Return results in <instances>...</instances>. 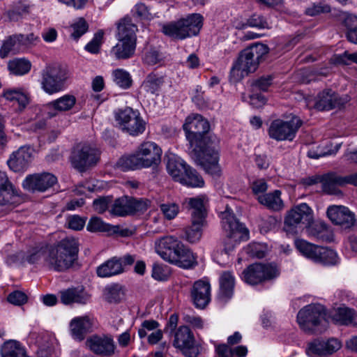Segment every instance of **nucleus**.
<instances>
[{
	"label": "nucleus",
	"instance_id": "24",
	"mask_svg": "<svg viewBox=\"0 0 357 357\" xmlns=\"http://www.w3.org/2000/svg\"><path fill=\"white\" fill-rule=\"evenodd\" d=\"M61 301L65 305L76 303L85 305L89 302L91 295L82 288H69L60 291Z\"/></svg>",
	"mask_w": 357,
	"mask_h": 357
},
{
	"label": "nucleus",
	"instance_id": "10",
	"mask_svg": "<svg viewBox=\"0 0 357 357\" xmlns=\"http://www.w3.org/2000/svg\"><path fill=\"white\" fill-rule=\"evenodd\" d=\"M301 125L302 121L297 116H293L289 121L276 119L271 122L268 135L277 141H292Z\"/></svg>",
	"mask_w": 357,
	"mask_h": 357
},
{
	"label": "nucleus",
	"instance_id": "55",
	"mask_svg": "<svg viewBox=\"0 0 357 357\" xmlns=\"http://www.w3.org/2000/svg\"><path fill=\"white\" fill-rule=\"evenodd\" d=\"M273 77L271 75L262 76L251 84L252 92L266 91L271 85Z\"/></svg>",
	"mask_w": 357,
	"mask_h": 357
},
{
	"label": "nucleus",
	"instance_id": "42",
	"mask_svg": "<svg viewBox=\"0 0 357 357\" xmlns=\"http://www.w3.org/2000/svg\"><path fill=\"white\" fill-rule=\"evenodd\" d=\"M314 262L325 266H334L339 263V257L334 250L319 246Z\"/></svg>",
	"mask_w": 357,
	"mask_h": 357
},
{
	"label": "nucleus",
	"instance_id": "2",
	"mask_svg": "<svg viewBox=\"0 0 357 357\" xmlns=\"http://www.w3.org/2000/svg\"><path fill=\"white\" fill-rule=\"evenodd\" d=\"M79 243L73 237H67L57 243L35 250L28 257L31 264L43 260L50 269L62 272L71 268L78 258Z\"/></svg>",
	"mask_w": 357,
	"mask_h": 357
},
{
	"label": "nucleus",
	"instance_id": "15",
	"mask_svg": "<svg viewBox=\"0 0 357 357\" xmlns=\"http://www.w3.org/2000/svg\"><path fill=\"white\" fill-rule=\"evenodd\" d=\"M57 182L56 177L52 174L43 172L28 175L23 181L24 189L32 192H45Z\"/></svg>",
	"mask_w": 357,
	"mask_h": 357
},
{
	"label": "nucleus",
	"instance_id": "51",
	"mask_svg": "<svg viewBox=\"0 0 357 357\" xmlns=\"http://www.w3.org/2000/svg\"><path fill=\"white\" fill-rule=\"evenodd\" d=\"M331 12V7L324 1L314 2L310 4L305 10V13L311 17L317 16L322 13Z\"/></svg>",
	"mask_w": 357,
	"mask_h": 357
},
{
	"label": "nucleus",
	"instance_id": "39",
	"mask_svg": "<svg viewBox=\"0 0 357 357\" xmlns=\"http://www.w3.org/2000/svg\"><path fill=\"white\" fill-rule=\"evenodd\" d=\"M1 357H29L21 344L13 340L3 343L1 348Z\"/></svg>",
	"mask_w": 357,
	"mask_h": 357
},
{
	"label": "nucleus",
	"instance_id": "4",
	"mask_svg": "<svg viewBox=\"0 0 357 357\" xmlns=\"http://www.w3.org/2000/svg\"><path fill=\"white\" fill-rule=\"evenodd\" d=\"M268 52V47L262 43H255L244 49L231 69V77L234 81H239L249 73L255 72Z\"/></svg>",
	"mask_w": 357,
	"mask_h": 357
},
{
	"label": "nucleus",
	"instance_id": "14",
	"mask_svg": "<svg viewBox=\"0 0 357 357\" xmlns=\"http://www.w3.org/2000/svg\"><path fill=\"white\" fill-rule=\"evenodd\" d=\"M313 220V211L305 203L294 206L287 212L284 218V228L289 231L299 225H310Z\"/></svg>",
	"mask_w": 357,
	"mask_h": 357
},
{
	"label": "nucleus",
	"instance_id": "27",
	"mask_svg": "<svg viewBox=\"0 0 357 357\" xmlns=\"http://www.w3.org/2000/svg\"><path fill=\"white\" fill-rule=\"evenodd\" d=\"M124 272L121 260L114 257L98 266L96 273L100 278H109Z\"/></svg>",
	"mask_w": 357,
	"mask_h": 357
},
{
	"label": "nucleus",
	"instance_id": "22",
	"mask_svg": "<svg viewBox=\"0 0 357 357\" xmlns=\"http://www.w3.org/2000/svg\"><path fill=\"white\" fill-rule=\"evenodd\" d=\"M344 102L337 93L331 89H326L317 95L313 107L319 111L331 110L342 105Z\"/></svg>",
	"mask_w": 357,
	"mask_h": 357
},
{
	"label": "nucleus",
	"instance_id": "50",
	"mask_svg": "<svg viewBox=\"0 0 357 357\" xmlns=\"http://www.w3.org/2000/svg\"><path fill=\"white\" fill-rule=\"evenodd\" d=\"M112 77L114 82L122 89H128L132 85V80L129 73L123 69L114 70Z\"/></svg>",
	"mask_w": 357,
	"mask_h": 357
},
{
	"label": "nucleus",
	"instance_id": "5",
	"mask_svg": "<svg viewBox=\"0 0 357 357\" xmlns=\"http://www.w3.org/2000/svg\"><path fill=\"white\" fill-rule=\"evenodd\" d=\"M203 25V17L193 13L177 21L170 22L162 25V33L176 40H184L197 36Z\"/></svg>",
	"mask_w": 357,
	"mask_h": 357
},
{
	"label": "nucleus",
	"instance_id": "60",
	"mask_svg": "<svg viewBox=\"0 0 357 357\" xmlns=\"http://www.w3.org/2000/svg\"><path fill=\"white\" fill-rule=\"evenodd\" d=\"M160 211L167 220L176 218L179 212V206L175 203H165L160 205Z\"/></svg>",
	"mask_w": 357,
	"mask_h": 357
},
{
	"label": "nucleus",
	"instance_id": "64",
	"mask_svg": "<svg viewBox=\"0 0 357 357\" xmlns=\"http://www.w3.org/2000/svg\"><path fill=\"white\" fill-rule=\"evenodd\" d=\"M86 223V218H83L77 215H70L67 218L66 224L68 227L79 231L84 228Z\"/></svg>",
	"mask_w": 357,
	"mask_h": 357
},
{
	"label": "nucleus",
	"instance_id": "7",
	"mask_svg": "<svg viewBox=\"0 0 357 357\" xmlns=\"http://www.w3.org/2000/svg\"><path fill=\"white\" fill-rule=\"evenodd\" d=\"M222 225L226 232L223 243L224 252L229 255L238 243L248 239L249 231L228 209L222 213Z\"/></svg>",
	"mask_w": 357,
	"mask_h": 357
},
{
	"label": "nucleus",
	"instance_id": "52",
	"mask_svg": "<svg viewBox=\"0 0 357 357\" xmlns=\"http://www.w3.org/2000/svg\"><path fill=\"white\" fill-rule=\"evenodd\" d=\"M243 250L250 257L261 259L265 257L266 248L264 244L252 243L248 245Z\"/></svg>",
	"mask_w": 357,
	"mask_h": 357
},
{
	"label": "nucleus",
	"instance_id": "13",
	"mask_svg": "<svg viewBox=\"0 0 357 357\" xmlns=\"http://www.w3.org/2000/svg\"><path fill=\"white\" fill-rule=\"evenodd\" d=\"M242 275L246 283L256 285L276 278L279 275V271L276 266L272 264L256 263L249 266L243 271Z\"/></svg>",
	"mask_w": 357,
	"mask_h": 357
},
{
	"label": "nucleus",
	"instance_id": "40",
	"mask_svg": "<svg viewBox=\"0 0 357 357\" xmlns=\"http://www.w3.org/2000/svg\"><path fill=\"white\" fill-rule=\"evenodd\" d=\"M181 251L179 256L172 255L174 261L172 264L187 269L195 267L197 264L195 255L188 247Z\"/></svg>",
	"mask_w": 357,
	"mask_h": 357
},
{
	"label": "nucleus",
	"instance_id": "17",
	"mask_svg": "<svg viewBox=\"0 0 357 357\" xmlns=\"http://www.w3.org/2000/svg\"><path fill=\"white\" fill-rule=\"evenodd\" d=\"M342 347L341 342L335 338L328 340H314L308 344L307 353L310 357H327Z\"/></svg>",
	"mask_w": 357,
	"mask_h": 357
},
{
	"label": "nucleus",
	"instance_id": "36",
	"mask_svg": "<svg viewBox=\"0 0 357 357\" xmlns=\"http://www.w3.org/2000/svg\"><path fill=\"white\" fill-rule=\"evenodd\" d=\"M235 279L229 271L223 272L220 276V298L226 302L231 298L234 291Z\"/></svg>",
	"mask_w": 357,
	"mask_h": 357
},
{
	"label": "nucleus",
	"instance_id": "49",
	"mask_svg": "<svg viewBox=\"0 0 357 357\" xmlns=\"http://www.w3.org/2000/svg\"><path fill=\"white\" fill-rule=\"evenodd\" d=\"M31 62L25 59H18L8 63V69L14 75H22L31 70Z\"/></svg>",
	"mask_w": 357,
	"mask_h": 357
},
{
	"label": "nucleus",
	"instance_id": "56",
	"mask_svg": "<svg viewBox=\"0 0 357 357\" xmlns=\"http://www.w3.org/2000/svg\"><path fill=\"white\" fill-rule=\"evenodd\" d=\"M88 24L83 18H80L77 22L73 24L70 26L71 37L75 39H79L88 30Z\"/></svg>",
	"mask_w": 357,
	"mask_h": 357
},
{
	"label": "nucleus",
	"instance_id": "34",
	"mask_svg": "<svg viewBox=\"0 0 357 357\" xmlns=\"http://www.w3.org/2000/svg\"><path fill=\"white\" fill-rule=\"evenodd\" d=\"M280 196V190H275L264 195H259L257 199L267 208L274 211H279L284 208V203Z\"/></svg>",
	"mask_w": 357,
	"mask_h": 357
},
{
	"label": "nucleus",
	"instance_id": "11",
	"mask_svg": "<svg viewBox=\"0 0 357 357\" xmlns=\"http://www.w3.org/2000/svg\"><path fill=\"white\" fill-rule=\"evenodd\" d=\"M173 345L186 357H198L202 350L201 345L196 342L193 333L186 326H180L176 331Z\"/></svg>",
	"mask_w": 357,
	"mask_h": 357
},
{
	"label": "nucleus",
	"instance_id": "62",
	"mask_svg": "<svg viewBox=\"0 0 357 357\" xmlns=\"http://www.w3.org/2000/svg\"><path fill=\"white\" fill-rule=\"evenodd\" d=\"M152 277L158 281L166 280L169 275L167 267L154 263L152 268Z\"/></svg>",
	"mask_w": 357,
	"mask_h": 357
},
{
	"label": "nucleus",
	"instance_id": "6",
	"mask_svg": "<svg viewBox=\"0 0 357 357\" xmlns=\"http://www.w3.org/2000/svg\"><path fill=\"white\" fill-rule=\"evenodd\" d=\"M41 76V88L46 93L52 95L64 90L71 73L67 66L53 63L43 70Z\"/></svg>",
	"mask_w": 357,
	"mask_h": 357
},
{
	"label": "nucleus",
	"instance_id": "20",
	"mask_svg": "<svg viewBox=\"0 0 357 357\" xmlns=\"http://www.w3.org/2000/svg\"><path fill=\"white\" fill-rule=\"evenodd\" d=\"M191 299L199 308H204L211 301V286L208 282L199 280L196 281L190 291Z\"/></svg>",
	"mask_w": 357,
	"mask_h": 357
},
{
	"label": "nucleus",
	"instance_id": "45",
	"mask_svg": "<svg viewBox=\"0 0 357 357\" xmlns=\"http://www.w3.org/2000/svg\"><path fill=\"white\" fill-rule=\"evenodd\" d=\"M343 25L347 29V38L352 43L357 44V16L347 15L343 20Z\"/></svg>",
	"mask_w": 357,
	"mask_h": 357
},
{
	"label": "nucleus",
	"instance_id": "44",
	"mask_svg": "<svg viewBox=\"0 0 357 357\" xmlns=\"http://www.w3.org/2000/svg\"><path fill=\"white\" fill-rule=\"evenodd\" d=\"M296 249L306 258L314 261L319 246L309 243L303 239H297L295 241Z\"/></svg>",
	"mask_w": 357,
	"mask_h": 357
},
{
	"label": "nucleus",
	"instance_id": "1",
	"mask_svg": "<svg viewBox=\"0 0 357 357\" xmlns=\"http://www.w3.org/2000/svg\"><path fill=\"white\" fill-rule=\"evenodd\" d=\"M183 128L190 146H195L193 151H198V164L212 176H220L218 149L219 140L215 135H206L210 128L207 120L200 114H192L186 118Z\"/></svg>",
	"mask_w": 357,
	"mask_h": 357
},
{
	"label": "nucleus",
	"instance_id": "43",
	"mask_svg": "<svg viewBox=\"0 0 357 357\" xmlns=\"http://www.w3.org/2000/svg\"><path fill=\"white\" fill-rule=\"evenodd\" d=\"M179 183L191 188H202L204 185V181L202 176L189 165Z\"/></svg>",
	"mask_w": 357,
	"mask_h": 357
},
{
	"label": "nucleus",
	"instance_id": "23",
	"mask_svg": "<svg viewBox=\"0 0 357 357\" xmlns=\"http://www.w3.org/2000/svg\"><path fill=\"white\" fill-rule=\"evenodd\" d=\"M93 321L89 316L77 317L70 324L71 334L74 339L82 341L86 333L92 329Z\"/></svg>",
	"mask_w": 357,
	"mask_h": 357
},
{
	"label": "nucleus",
	"instance_id": "59",
	"mask_svg": "<svg viewBox=\"0 0 357 357\" xmlns=\"http://www.w3.org/2000/svg\"><path fill=\"white\" fill-rule=\"evenodd\" d=\"M162 60L161 53L155 48L147 50L144 54L143 61L149 66H153L160 63Z\"/></svg>",
	"mask_w": 357,
	"mask_h": 357
},
{
	"label": "nucleus",
	"instance_id": "16",
	"mask_svg": "<svg viewBox=\"0 0 357 357\" xmlns=\"http://www.w3.org/2000/svg\"><path fill=\"white\" fill-rule=\"evenodd\" d=\"M86 346L93 353L101 356H111L116 349L113 338L111 336L93 335L86 340Z\"/></svg>",
	"mask_w": 357,
	"mask_h": 357
},
{
	"label": "nucleus",
	"instance_id": "48",
	"mask_svg": "<svg viewBox=\"0 0 357 357\" xmlns=\"http://www.w3.org/2000/svg\"><path fill=\"white\" fill-rule=\"evenodd\" d=\"M87 230L96 232V231H112V232H118L119 227L118 226H112L111 225L105 223L100 218L93 217L91 218L88 225H87Z\"/></svg>",
	"mask_w": 357,
	"mask_h": 357
},
{
	"label": "nucleus",
	"instance_id": "29",
	"mask_svg": "<svg viewBox=\"0 0 357 357\" xmlns=\"http://www.w3.org/2000/svg\"><path fill=\"white\" fill-rule=\"evenodd\" d=\"M321 184L324 192L335 195L342 193L338 188L346 185L344 176H339L333 172L323 175Z\"/></svg>",
	"mask_w": 357,
	"mask_h": 357
},
{
	"label": "nucleus",
	"instance_id": "12",
	"mask_svg": "<svg viewBox=\"0 0 357 357\" xmlns=\"http://www.w3.org/2000/svg\"><path fill=\"white\" fill-rule=\"evenodd\" d=\"M70 161L74 168L83 172L96 165L98 161V152L89 144H79L74 148Z\"/></svg>",
	"mask_w": 357,
	"mask_h": 357
},
{
	"label": "nucleus",
	"instance_id": "38",
	"mask_svg": "<svg viewBox=\"0 0 357 357\" xmlns=\"http://www.w3.org/2000/svg\"><path fill=\"white\" fill-rule=\"evenodd\" d=\"M3 96L8 101L17 102L19 109H24L29 102V94L22 89H8L4 91Z\"/></svg>",
	"mask_w": 357,
	"mask_h": 357
},
{
	"label": "nucleus",
	"instance_id": "37",
	"mask_svg": "<svg viewBox=\"0 0 357 357\" xmlns=\"http://www.w3.org/2000/svg\"><path fill=\"white\" fill-rule=\"evenodd\" d=\"M333 319L340 325H357V312L347 307H338L333 314Z\"/></svg>",
	"mask_w": 357,
	"mask_h": 357
},
{
	"label": "nucleus",
	"instance_id": "46",
	"mask_svg": "<svg viewBox=\"0 0 357 357\" xmlns=\"http://www.w3.org/2000/svg\"><path fill=\"white\" fill-rule=\"evenodd\" d=\"M124 296L122 286L119 284H113L107 286L104 290V296L109 303H119Z\"/></svg>",
	"mask_w": 357,
	"mask_h": 357
},
{
	"label": "nucleus",
	"instance_id": "25",
	"mask_svg": "<svg viewBox=\"0 0 357 357\" xmlns=\"http://www.w3.org/2000/svg\"><path fill=\"white\" fill-rule=\"evenodd\" d=\"M76 102L77 99L75 96L71 94L63 95L47 104V108L55 110V112H48L47 116L52 118L56 116V112H68L75 107Z\"/></svg>",
	"mask_w": 357,
	"mask_h": 357
},
{
	"label": "nucleus",
	"instance_id": "19",
	"mask_svg": "<svg viewBox=\"0 0 357 357\" xmlns=\"http://www.w3.org/2000/svg\"><path fill=\"white\" fill-rule=\"evenodd\" d=\"M32 160V151L29 146H22L14 151L7 161L9 168L15 172L25 171Z\"/></svg>",
	"mask_w": 357,
	"mask_h": 357
},
{
	"label": "nucleus",
	"instance_id": "32",
	"mask_svg": "<svg viewBox=\"0 0 357 357\" xmlns=\"http://www.w3.org/2000/svg\"><path fill=\"white\" fill-rule=\"evenodd\" d=\"M117 38L130 39L137 40L136 32L138 29L135 24L132 22L130 16H125L120 19L116 23Z\"/></svg>",
	"mask_w": 357,
	"mask_h": 357
},
{
	"label": "nucleus",
	"instance_id": "41",
	"mask_svg": "<svg viewBox=\"0 0 357 357\" xmlns=\"http://www.w3.org/2000/svg\"><path fill=\"white\" fill-rule=\"evenodd\" d=\"M130 204V197L123 196L114 201L109 212L112 215L120 217L132 215Z\"/></svg>",
	"mask_w": 357,
	"mask_h": 357
},
{
	"label": "nucleus",
	"instance_id": "63",
	"mask_svg": "<svg viewBox=\"0 0 357 357\" xmlns=\"http://www.w3.org/2000/svg\"><path fill=\"white\" fill-rule=\"evenodd\" d=\"M131 13L133 16L140 19L151 20L152 18L148 7L143 3H137L132 9Z\"/></svg>",
	"mask_w": 357,
	"mask_h": 357
},
{
	"label": "nucleus",
	"instance_id": "30",
	"mask_svg": "<svg viewBox=\"0 0 357 357\" xmlns=\"http://www.w3.org/2000/svg\"><path fill=\"white\" fill-rule=\"evenodd\" d=\"M309 236L314 237L318 241L331 242L333 241V235L329 227L323 221H317L306 225Z\"/></svg>",
	"mask_w": 357,
	"mask_h": 357
},
{
	"label": "nucleus",
	"instance_id": "47",
	"mask_svg": "<svg viewBox=\"0 0 357 357\" xmlns=\"http://www.w3.org/2000/svg\"><path fill=\"white\" fill-rule=\"evenodd\" d=\"M204 222H192L191 225L185 229V236L183 237L188 242L195 243L198 242L202 235V227Z\"/></svg>",
	"mask_w": 357,
	"mask_h": 357
},
{
	"label": "nucleus",
	"instance_id": "9",
	"mask_svg": "<svg viewBox=\"0 0 357 357\" xmlns=\"http://www.w3.org/2000/svg\"><path fill=\"white\" fill-rule=\"evenodd\" d=\"M115 119L122 130L132 136L142 134L146 129V122L137 110L126 107L116 113Z\"/></svg>",
	"mask_w": 357,
	"mask_h": 357
},
{
	"label": "nucleus",
	"instance_id": "28",
	"mask_svg": "<svg viewBox=\"0 0 357 357\" xmlns=\"http://www.w3.org/2000/svg\"><path fill=\"white\" fill-rule=\"evenodd\" d=\"M180 241L173 236H165L159 238L155 241V249L156 252L166 261H168V255H165L169 252H174L176 248H179Z\"/></svg>",
	"mask_w": 357,
	"mask_h": 357
},
{
	"label": "nucleus",
	"instance_id": "31",
	"mask_svg": "<svg viewBox=\"0 0 357 357\" xmlns=\"http://www.w3.org/2000/svg\"><path fill=\"white\" fill-rule=\"evenodd\" d=\"M117 44L112 47L111 54L117 59H127L132 56L136 48L135 40L117 38Z\"/></svg>",
	"mask_w": 357,
	"mask_h": 357
},
{
	"label": "nucleus",
	"instance_id": "33",
	"mask_svg": "<svg viewBox=\"0 0 357 357\" xmlns=\"http://www.w3.org/2000/svg\"><path fill=\"white\" fill-rule=\"evenodd\" d=\"M16 193L14 185L10 181L6 173L0 171V206L12 203Z\"/></svg>",
	"mask_w": 357,
	"mask_h": 357
},
{
	"label": "nucleus",
	"instance_id": "8",
	"mask_svg": "<svg viewBox=\"0 0 357 357\" xmlns=\"http://www.w3.org/2000/svg\"><path fill=\"white\" fill-rule=\"evenodd\" d=\"M326 310L320 304H311L302 308L297 314L300 327L307 333H321L327 326Z\"/></svg>",
	"mask_w": 357,
	"mask_h": 357
},
{
	"label": "nucleus",
	"instance_id": "57",
	"mask_svg": "<svg viewBox=\"0 0 357 357\" xmlns=\"http://www.w3.org/2000/svg\"><path fill=\"white\" fill-rule=\"evenodd\" d=\"M132 215L142 213L150 206L151 202L146 199H135L130 197Z\"/></svg>",
	"mask_w": 357,
	"mask_h": 357
},
{
	"label": "nucleus",
	"instance_id": "3",
	"mask_svg": "<svg viewBox=\"0 0 357 357\" xmlns=\"http://www.w3.org/2000/svg\"><path fill=\"white\" fill-rule=\"evenodd\" d=\"M162 149L153 142H142L135 152L123 156L118 161V166L123 171L148 168L157 165L161 160Z\"/></svg>",
	"mask_w": 357,
	"mask_h": 357
},
{
	"label": "nucleus",
	"instance_id": "53",
	"mask_svg": "<svg viewBox=\"0 0 357 357\" xmlns=\"http://www.w3.org/2000/svg\"><path fill=\"white\" fill-rule=\"evenodd\" d=\"M29 12V6L23 2H18L14 8L8 13V17L12 21H18L23 16L27 15Z\"/></svg>",
	"mask_w": 357,
	"mask_h": 357
},
{
	"label": "nucleus",
	"instance_id": "35",
	"mask_svg": "<svg viewBox=\"0 0 357 357\" xmlns=\"http://www.w3.org/2000/svg\"><path fill=\"white\" fill-rule=\"evenodd\" d=\"M188 167V165L182 159L174 155L168 158L167 162V172L176 182H180Z\"/></svg>",
	"mask_w": 357,
	"mask_h": 357
},
{
	"label": "nucleus",
	"instance_id": "58",
	"mask_svg": "<svg viewBox=\"0 0 357 357\" xmlns=\"http://www.w3.org/2000/svg\"><path fill=\"white\" fill-rule=\"evenodd\" d=\"M103 36L104 32L102 30L97 31L92 40L85 46V50L92 54L98 53L102 43Z\"/></svg>",
	"mask_w": 357,
	"mask_h": 357
},
{
	"label": "nucleus",
	"instance_id": "26",
	"mask_svg": "<svg viewBox=\"0 0 357 357\" xmlns=\"http://www.w3.org/2000/svg\"><path fill=\"white\" fill-rule=\"evenodd\" d=\"M25 45L24 36L15 34L6 38L0 49V56L2 59L7 57L9 54H17Z\"/></svg>",
	"mask_w": 357,
	"mask_h": 357
},
{
	"label": "nucleus",
	"instance_id": "18",
	"mask_svg": "<svg viewBox=\"0 0 357 357\" xmlns=\"http://www.w3.org/2000/svg\"><path fill=\"white\" fill-rule=\"evenodd\" d=\"M326 214L333 223L344 229L351 228L356 222L355 214L347 207L342 205L328 206Z\"/></svg>",
	"mask_w": 357,
	"mask_h": 357
},
{
	"label": "nucleus",
	"instance_id": "21",
	"mask_svg": "<svg viewBox=\"0 0 357 357\" xmlns=\"http://www.w3.org/2000/svg\"><path fill=\"white\" fill-rule=\"evenodd\" d=\"M206 202L207 199L203 195L185 199L184 204H185L186 208L190 212L191 221L192 222H205Z\"/></svg>",
	"mask_w": 357,
	"mask_h": 357
},
{
	"label": "nucleus",
	"instance_id": "54",
	"mask_svg": "<svg viewBox=\"0 0 357 357\" xmlns=\"http://www.w3.org/2000/svg\"><path fill=\"white\" fill-rule=\"evenodd\" d=\"M162 83L163 79L162 77L151 73L144 82V86L147 91L154 93L159 89Z\"/></svg>",
	"mask_w": 357,
	"mask_h": 357
},
{
	"label": "nucleus",
	"instance_id": "61",
	"mask_svg": "<svg viewBox=\"0 0 357 357\" xmlns=\"http://www.w3.org/2000/svg\"><path fill=\"white\" fill-rule=\"evenodd\" d=\"M333 62L336 64L350 65L352 63L357 64V52L349 53L346 51L342 54L335 55Z\"/></svg>",
	"mask_w": 357,
	"mask_h": 357
}]
</instances>
